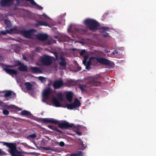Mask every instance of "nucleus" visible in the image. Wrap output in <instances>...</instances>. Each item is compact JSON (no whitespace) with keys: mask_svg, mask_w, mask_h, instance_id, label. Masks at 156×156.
I'll use <instances>...</instances> for the list:
<instances>
[{"mask_svg":"<svg viewBox=\"0 0 156 156\" xmlns=\"http://www.w3.org/2000/svg\"><path fill=\"white\" fill-rule=\"evenodd\" d=\"M8 66V67H10L11 66Z\"/></svg>","mask_w":156,"mask_h":156,"instance_id":"052dcab7","label":"nucleus"},{"mask_svg":"<svg viewBox=\"0 0 156 156\" xmlns=\"http://www.w3.org/2000/svg\"><path fill=\"white\" fill-rule=\"evenodd\" d=\"M76 132L78 135L80 136L82 134V133L79 131H76Z\"/></svg>","mask_w":156,"mask_h":156,"instance_id":"3c124183","label":"nucleus"},{"mask_svg":"<svg viewBox=\"0 0 156 156\" xmlns=\"http://www.w3.org/2000/svg\"><path fill=\"white\" fill-rule=\"evenodd\" d=\"M30 69L34 73H42L41 69L37 67H31Z\"/></svg>","mask_w":156,"mask_h":156,"instance_id":"2eb2a0df","label":"nucleus"},{"mask_svg":"<svg viewBox=\"0 0 156 156\" xmlns=\"http://www.w3.org/2000/svg\"><path fill=\"white\" fill-rule=\"evenodd\" d=\"M88 57V56L87 55H84V59L83 61V63L86 66V69L88 70L91 69L90 66L91 65V60L92 59V57H90L87 62V60Z\"/></svg>","mask_w":156,"mask_h":156,"instance_id":"423d86ee","label":"nucleus"},{"mask_svg":"<svg viewBox=\"0 0 156 156\" xmlns=\"http://www.w3.org/2000/svg\"><path fill=\"white\" fill-rule=\"evenodd\" d=\"M3 151H1V149H0V155L2 154Z\"/></svg>","mask_w":156,"mask_h":156,"instance_id":"5fc2aeb1","label":"nucleus"},{"mask_svg":"<svg viewBox=\"0 0 156 156\" xmlns=\"http://www.w3.org/2000/svg\"><path fill=\"white\" fill-rule=\"evenodd\" d=\"M26 1H29L30 3L33 6L35 9L39 10L43 9V7L37 4L34 0H25Z\"/></svg>","mask_w":156,"mask_h":156,"instance_id":"f8f14e48","label":"nucleus"},{"mask_svg":"<svg viewBox=\"0 0 156 156\" xmlns=\"http://www.w3.org/2000/svg\"><path fill=\"white\" fill-rule=\"evenodd\" d=\"M60 62L59 63V65L60 66H62L65 68L66 66V62L65 61L64 58L62 57H61L60 58Z\"/></svg>","mask_w":156,"mask_h":156,"instance_id":"aec40b11","label":"nucleus"},{"mask_svg":"<svg viewBox=\"0 0 156 156\" xmlns=\"http://www.w3.org/2000/svg\"><path fill=\"white\" fill-rule=\"evenodd\" d=\"M110 52V51H107V53L109 52Z\"/></svg>","mask_w":156,"mask_h":156,"instance_id":"13d9d810","label":"nucleus"},{"mask_svg":"<svg viewBox=\"0 0 156 156\" xmlns=\"http://www.w3.org/2000/svg\"><path fill=\"white\" fill-rule=\"evenodd\" d=\"M18 69L20 71L26 72L27 71V68L26 66L22 63L18 68Z\"/></svg>","mask_w":156,"mask_h":156,"instance_id":"412c9836","label":"nucleus"},{"mask_svg":"<svg viewBox=\"0 0 156 156\" xmlns=\"http://www.w3.org/2000/svg\"><path fill=\"white\" fill-rule=\"evenodd\" d=\"M52 101L56 107H60L61 106V104L58 100L56 98H53L52 99Z\"/></svg>","mask_w":156,"mask_h":156,"instance_id":"a211bd4d","label":"nucleus"},{"mask_svg":"<svg viewBox=\"0 0 156 156\" xmlns=\"http://www.w3.org/2000/svg\"><path fill=\"white\" fill-rule=\"evenodd\" d=\"M80 145V147L79 149L80 150H83L85 149L86 148V147H87V145H85L84 144H83H83H79Z\"/></svg>","mask_w":156,"mask_h":156,"instance_id":"473e14b6","label":"nucleus"},{"mask_svg":"<svg viewBox=\"0 0 156 156\" xmlns=\"http://www.w3.org/2000/svg\"><path fill=\"white\" fill-rule=\"evenodd\" d=\"M103 33V35L105 37H109V36L108 35V33L106 32H104Z\"/></svg>","mask_w":156,"mask_h":156,"instance_id":"58836bf2","label":"nucleus"},{"mask_svg":"<svg viewBox=\"0 0 156 156\" xmlns=\"http://www.w3.org/2000/svg\"><path fill=\"white\" fill-rule=\"evenodd\" d=\"M3 60V58L2 56L0 55V61H2Z\"/></svg>","mask_w":156,"mask_h":156,"instance_id":"603ef678","label":"nucleus"},{"mask_svg":"<svg viewBox=\"0 0 156 156\" xmlns=\"http://www.w3.org/2000/svg\"><path fill=\"white\" fill-rule=\"evenodd\" d=\"M79 70H80L81 69V67H79L78 68Z\"/></svg>","mask_w":156,"mask_h":156,"instance_id":"6e6d98bb","label":"nucleus"},{"mask_svg":"<svg viewBox=\"0 0 156 156\" xmlns=\"http://www.w3.org/2000/svg\"><path fill=\"white\" fill-rule=\"evenodd\" d=\"M45 78L43 77V76H39V79L41 80V81H43L44 80V79Z\"/></svg>","mask_w":156,"mask_h":156,"instance_id":"c03bdc74","label":"nucleus"},{"mask_svg":"<svg viewBox=\"0 0 156 156\" xmlns=\"http://www.w3.org/2000/svg\"><path fill=\"white\" fill-rule=\"evenodd\" d=\"M101 77V76L99 74H96L93 77V80L92 83L94 86H97L99 85L101 83L98 81V80Z\"/></svg>","mask_w":156,"mask_h":156,"instance_id":"9b49d317","label":"nucleus"},{"mask_svg":"<svg viewBox=\"0 0 156 156\" xmlns=\"http://www.w3.org/2000/svg\"><path fill=\"white\" fill-rule=\"evenodd\" d=\"M37 26L42 25L41 24V21H39L38 22L37 24L36 25Z\"/></svg>","mask_w":156,"mask_h":156,"instance_id":"de8ad7c7","label":"nucleus"},{"mask_svg":"<svg viewBox=\"0 0 156 156\" xmlns=\"http://www.w3.org/2000/svg\"><path fill=\"white\" fill-rule=\"evenodd\" d=\"M1 143H2L3 145L6 146L9 148L8 151L10 154L14 152V151L16 147V144L15 143L4 142H1Z\"/></svg>","mask_w":156,"mask_h":156,"instance_id":"6e6552de","label":"nucleus"},{"mask_svg":"<svg viewBox=\"0 0 156 156\" xmlns=\"http://www.w3.org/2000/svg\"><path fill=\"white\" fill-rule=\"evenodd\" d=\"M79 88L81 89V91L84 92L86 91L87 88V86L86 85L80 84L79 86Z\"/></svg>","mask_w":156,"mask_h":156,"instance_id":"c85d7f7f","label":"nucleus"},{"mask_svg":"<svg viewBox=\"0 0 156 156\" xmlns=\"http://www.w3.org/2000/svg\"><path fill=\"white\" fill-rule=\"evenodd\" d=\"M12 26L11 23L7 25V26L5 28L7 29H8L10 31L14 32L16 34L17 31L18 29L16 27H14L13 28H12Z\"/></svg>","mask_w":156,"mask_h":156,"instance_id":"f3484780","label":"nucleus"},{"mask_svg":"<svg viewBox=\"0 0 156 156\" xmlns=\"http://www.w3.org/2000/svg\"><path fill=\"white\" fill-rule=\"evenodd\" d=\"M116 54H118V51H117L116 50H115L113 51V52H112V54L113 55H115Z\"/></svg>","mask_w":156,"mask_h":156,"instance_id":"8fccbe9b","label":"nucleus"},{"mask_svg":"<svg viewBox=\"0 0 156 156\" xmlns=\"http://www.w3.org/2000/svg\"><path fill=\"white\" fill-rule=\"evenodd\" d=\"M51 94V90L50 88H48L44 90L43 94L44 98L45 100L48 99Z\"/></svg>","mask_w":156,"mask_h":156,"instance_id":"ddd939ff","label":"nucleus"},{"mask_svg":"<svg viewBox=\"0 0 156 156\" xmlns=\"http://www.w3.org/2000/svg\"><path fill=\"white\" fill-rule=\"evenodd\" d=\"M97 61L102 64L108 65L112 67L114 66V64L109 60L103 58H96Z\"/></svg>","mask_w":156,"mask_h":156,"instance_id":"39448f33","label":"nucleus"},{"mask_svg":"<svg viewBox=\"0 0 156 156\" xmlns=\"http://www.w3.org/2000/svg\"><path fill=\"white\" fill-rule=\"evenodd\" d=\"M4 70L5 71L6 73L12 76V74L16 75L17 74V71L13 69H10L8 68H4Z\"/></svg>","mask_w":156,"mask_h":156,"instance_id":"4468645a","label":"nucleus"},{"mask_svg":"<svg viewBox=\"0 0 156 156\" xmlns=\"http://www.w3.org/2000/svg\"><path fill=\"white\" fill-rule=\"evenodd\" d=\"M16 66H20L22 63L19 61H17L15 62Z\"/></svg>","mask_w":156,"mask_h":156,"instance_id":"e433bc0d","label":"nucleus"},{"mask_svg":"<svg viewBox=\"0 0 156 156\" xmlns=\"http://www.w3.org/2000/svg\"><path fill=\"white\" fill-rule=\"evenodd\" d=\"M24 85L27 90H30L32 89L33 85L30 82H26L24 83Z\"/></svg>","mask_w":156,"mask_h":156,"instance_id":"393cba45","label":"nucleus"},{"mask_svg":"<svg viewBox=\"0 0 156 156\" xmlns=\"http://www.w3.org/2000/svg\"><path fill=\"white\" fill-rule=\"evenodd\" d=\"M41 61L44 65L49 66L52 63V61L50 56L47 55H44L41 57Z\"/></svg>","mask_w":156,"mask_h":156,"instance_id":"20e7f679","label":"nucleus"},{"mask_svg":"<svg viewBox=\"0 0 156 156\" xmlns=\"http://www.w3.org/2000/svg\"><path fill=\"white\" fill-rule=\"evenodd\" d=\"M21 115H30L31 113L28 111L26 110H23L20 113Z\"/></svg>","mask_w":156,"mask_h":156,"instance_id":"bb28decb","label":"nucleus"},{"mask_svg":"<svg viewBox=\"0 0 156 156\" xmlns=\"http://www.w3.org/2000/svg\"><path fill=\"white\" fill-rule=\"evenodd\" d=\"M64 85L62 79L55 80L53 83V87L55 89H58Z\"/></svg>","mask_w":156,"mask_h":156,"instance_id":"9d476101","label":"nucleus"},{"mask_svg":"<svg viewBox=\"0 0 156 156\" xmlns=\"http://www.w3.org/2000/svg\"><path fill=\"white\" fill-rule=\"evenodd\" d=\"M0 33L1 34H2L3 35H5L8 33L9 34L10 33V31L9 30L6 29L5 31H1Z\"/></svg>","mask_w":156,"mask_h":156,"instance_id":"2f4dec72","label":"nucleus"},{"mask_svg":"<svg viewBox=\"0 0 156 156\" xmlns=\"http://www.w3.org/2000/svg\"><path fill=\"white\" fill-rule=\"evenodd\" d=\"M41 121L44 123H51L57 124L58 127L61 129H68L71 128L74 129L76 128L73 124H69L68 122L60 123L59 121L52 118H43Z\"/></svg>","mask_w":156,"mask_h":156,"instance_id":"f257e3e1","label":"nucleus"},{"mask_svg":"<svg viewBox=\"0 0 156 156\" xmlns=\"http://www.w3.org/2000/svg\"><path fill=\"white\" fill-rule=\"evenodd\" d=\"M41 24H42V25L45 26H48V23L46 22H45L44 21H41Z\"/></svg>","mask_w":156,"mask_h":156,"instance_id":"a19ab883","label":"nucleus"},{"mask_svg":"<svg viewBox=\"0 0 156 156\" xmlns=\"http://www.w3.org/2000/svg\"><path fill=\"white\" fill-rule=\"evenodd\" d=\"M109 28L108 27H101L100 28L101 33H104L105 31H108Z\"/></svg>","mask_w":156,"mask_h":156,"instance_id":"cd10ccee","label":"nucleus"},{"mask_svg":"<svg viewBox=\"0 0 156 156\" xmlns=\"http://www.w3.org/2000/svg\"><path fill=\"white\" fill-rule=\"evenodd\" d=\"M78 141L79 142V144H83V141L80 138H79L78 139Z\"/></svg>","mask_w":156,"mask_h":156,"instance_id":"09e8293b","label":"nucleus"},{"mask_svg":"<svg viewBox=\"0 0 156 156\" xmlns=\"http://www.w3.org/2000/svg\"><path fill=\"white\" fill-rule=\"evenodd\" d=\"M37 39L42 41L46 40L48 37V36L46 34H38L37 36Z\"/></svg>","mask_w":156,"mask_h":156,"instance_id":"dca6fc26","label":"nucleus"},{"mask_svg":"<svg viewBox=\"0 0 156 156\" xmlns=\"http://www.w3.org/2000/svg\"><path fill=\"white\" fill-rule=\"evenodd\" d=\"M1 143H2L3 145L6 146L9 148L8 151L10 154L14 152V151L16 147V144L15 143L4 142H1Z\"/></svg>","mask_w":156,"mask_h":156,"instance_id":"0eeeda50","label":"nucleus"},{"mask_svg":"<svg viewBox=\"0 0 156 156\" xmlns=\"http://www.w3.org/2000/svg\"><path fill=\"white\" fill-rule=\"evenodd\" d=\"M59 145L61 147H63L65 146V143L63 141H61L59 143Z\"/></svg>","mask_w":156,"mask_h":156,"instance_id":"37998d69","label":"nucleus"},{"mask_svg":"<svg viewBox=\"0 0 156 156\" xmlns=\"http://www.w3.org/2000/svg\"><path fill=\"white\" fill-rule=\"evenodd\" d=\"M29 137H30L33 139L36 138L37 137V136L34 133L29 135Z\"/></svg>","mask_w":156,"mask_h":156,"instance_id":"ea45409f","label":"nucleus"},{"mask_svg":"<svg viewBox=\"0 0 156 156\" xmlns=\"http://www.w3.org/2000/svg\"><path fill=\"white\" fill-rule=\"evenodd\" d=\"M86 52L85 50H82L80 52V56H82Z\"/></svg>","mask_w":156,"mask_h":156,"instance_id":"79ce46f5","label":"nucleus"},{"mask_svg":"<svg viewBox=\"0 0 156 156\" xmlns=\"http://www.w3.org/2000/svg\"><path fill=\"white\" fill-rule=\"evenodd\" d=\"M47 126L50 129H52L53 130H55L57 132H58L59 133H63V132L61 131V130L58 129L55 126L50 125H48Z\"/></svg>","mask_w":156,"mask_h":156,"instance_id":"b1692460","label":"nucleus"},{"mask_svg":"<svg viewBox=\"0 0 156 156\" xmlns=\"http://www.w3.org/2000/svg\"><path fill=\"white\" fill-rule=\"evenodd\" d=\"M2 113L4 115H7L9 114V112L7 110L4 109Z\"/></svg>","mask_w":156,"mask_h":156,"instance_id":"f704fd0d","label":"nucleus"},{"mask_svg":"<svg viewBox=\"0 0 156 156\" xmlns=\"http://www.w3.org/2000/svg\"><path fill=\"white\" fill-rule=\"evenodd\" d=\"M44 148L47 150H51V147H44Z\"/></svg>","mask_w":156,"mask_h":156,"instance_id":"49530a36","label":"nucleus"},{"mask_svg":"<svg viewBox=\"0 0 156 156\" xmlns=\"http://www.w3.org/2000/svg\"><path fill=\"white\" fill-rule=\"evenodd\" d=\"M69 156H83V153L81 151H78L77 153L70 154Z\"/></svg>","mask_w":156,"mask_h":156,"instance_id":"a878e982","label":"nucleus"},{"mask_svg":"<svg viewBox=\"0 0 156 156\" xmlns=\"http://www.w3.org/2000/svg\"><path fill=\"white\" fill-rule=\"evenodd\" d=\"M110 52V51H107V53L109 52Z\"/></svg>","mask_w":156,"mask_h":156,"instance_id":"bf43d9fd","label":"nucleus"},{"mask_svg":"<svg viewBox=\"0 0 156 156\" xmlns=\"http://www.w3.org/2000/svg\"><path fill=\"white\" fill-rule=\"evenodd\" d=\"M57 96L59 99L61 101H62L63 100L62 95L61 93H59L57 95Z\"/></svg>","mask_w":156,"mask_h":156,"instance_id":"72a5a7b5","label":"nucleus"},{"mask_svg":"<svg viewBox=\"0 0 156 156\" xmlns=\"http://www.w3.org/2000/svg\"><path fill=\"white\" fill-rule=\"evenodd\" d=\"M11 154L12 156H25L21 154L20 152H18L16 148L14 150V152H12Z\"/></svg>","mask_w":156,"mask_h":156,"instance_id":"5701e85b","label":"nucleus"},{"mask_svg":"<svg viewBox=\"0 0 156 156\" xmlns=\"http://www.w3.org/2000/svg\"><path fill=\"white\" fill-rule=\"evenodd\" d=\"M73 97V93L71 91L68 92L66 94V99L69 102H72Z\"/></svg>","mask_w":156,"mask_h":156,"instance_id":"6ab92c4d","label":"nucleus"},{"mask_svg":"<svg viewBox=\"0 0 156 156\" xmlns=\"http://www.w3.org/2000/svg\"><path fill=\"white\" fill-rule=\"evenodd\" d=\"M36 30L33 29L28 30H20L18 29L16 34H21L26 38H30L33 35V34L36 33Z\"/></svg>","mask_w":156,"mask_h":156,"instance_id":"7ed1b4c3","label":"nucleus"},{"mask_svg":"<svg viewBox=\"0 0 156 156\" xmlns=\"http://www.w3.org/2000/svg\"><path fill=\"white\" fill-rule=\"evenodd\" d=\"M12 106V107H14V108H16L17 109H18V110L20 111V110H22V109L21 108H20L18 107H16L15 105H13Z\"/></svg>","mask_w":156,"mask_h":156,"instance_id":"a18cd8bd","label":"nucleus"},{"mask_svg":"<svg viewBox=\"0 0 156 156\" xmlns=\"http://www.w3.org/2000/svg\"><path fill=\"white\" fill-rule=\"evenodd\" d=\"M12 94V91H11L9 90L7 91L5 93L4 97H5V98H7L8 97L10 96Z\"/></svg>","mask_w":156,"mask_h":156,"instance_id":"7c9ffc66","label":"nucleus"},{"mask_svg":"<svg viewBox=\"0 0 156 156\" xmlns=\"http://www.w3.org/2000/svg\"><path fill=\"white\" fill-rule=\"evenodd\" d=\"M53 54H54L55 56V59L56 60H57L58 59V53L56 51H55L53 52Z\"/></svg>","mask_w":156,"mask_h":156,"instance_id":"4c0bfd02","label":"nucleus"},{"mask_svg":"<svg viewBox=\"0 0 156 156\" xmlns=\"http://www.w3.org/2000/svg\"><path fill=\"white\" fill-rule=\"evenodd\" d=\"M23 59L24 60H26V61H27V58L25 56H24V55H23Z\"/></svg>","mask_w":156,"mask_h":156,"instance_id":"864d4df0","label":"nucleus"},{"mask_svg":"<svg viewBox=\"0 0 156 156\" xmlns=\"http://www.w3.org/2000/svg\"><path fill=\"white\" fill-rule=\"evenodd\" d=\"M84 23L87 28L90 31L94 32L97 30L99 26L98 22L96 20L90 19L85 20Z\"/></svg>","mask_w":156,"mask_h":156,"instance_id":"f03ea898","label":"nucleus"},{"mask_svg":"<svg viewBox=\"0 0 156 156\" xmlns=\"http://www.w3.org/2000/svg\"><path fill=\"white\" fill-rule=\"evenodd\" d=\"M73 104L75 108H78L80 106L81 104L79 101L76 98H75L74 101L73 103Z\"/></svg>","mask_w":156,"mask_h":156,"instance_id":"4be33fe9","label":"nucleus"},{"mask_svg":"<svg viewBox=\"0 0 156 156\" xmlns=\"http://www.w3.org/2000/svg\"><path fill=\"white\" fill-rule=\"evenodd\" d=\"M14 2V0H0V5L2 7L8 8L11 6Z\"/></svg>","mask_w":156,"mask_h":156,"instance_id":"1a4fd4ad","label":"nucleus"},{"mask_svg":"<svg viewBox=\"0 0 156 156\" xmlns=\"http://www.w3.org/2000/svg\"><path fill=\"white\" fill-rule=\"evenodd\" d=\"M2 103H3V102L2 101H0V104H1Z\"/></svg>","mask_w":156,"mask_h":156,"instance_id":"4d7b16f0","label":"nucleus"},{"mask_svg":"<svg viewBox=\"0 0 156 156\" xmlns=\"http://www.w3.org/2000/svg\"><path fill=\"white\" fill-rule=\"evenodd\" d=\"M66 107L68 109L70 110H72L74 108H75L73 103L66 105Z\"/></svg>","mask_w":156,"mask_h":156,"instance_id":"c756f323","label":"nucleus"},{"mask_svg":"<svg viewBox=\"0 0 156 156\" xmlns=\"http://www.w3.org/2000/svg\"><path fill=\"white\" fill-rule=\"evenodd\" d=\"M4 22L6 25L11 23L10 20L8 19H5L4 20Z\"/></svg>","mask_w":156,"mask_h":156,"instance_id":"c9c22d12","label":"nucleus"}]
</instances>
